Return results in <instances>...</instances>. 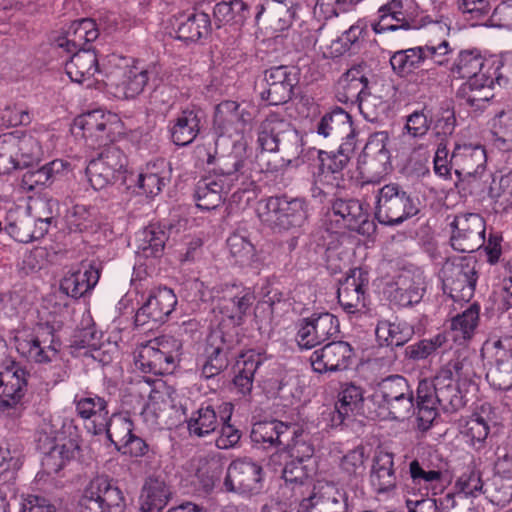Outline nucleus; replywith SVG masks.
Segmentation results:
<instances>
[{
    "mask_svg": "<svg viewBox=\"0 0 512 512\" xmlns=\"http://www.w3.org/2000/svg\"><path fill=\"white\" fill-rule=\"evenodd\" d=\"M77 415L85 421V428L93 435L104 433L109 416L108 403L97 394L88 393L74 400Z\"/></svg>",
    "mask_w": 512,
    "mask_h": 512,
    "instance_id": "obj_33",
    "label": "nucleus"
},
{
    "mask_svg": "<svg viewBox=\"0 0 512 512\" xmlns=\"http://www.w3.org/2000/svg\"><path fill=\"white\" fill-rule=\"evenodd\" d=\"M176 39L189 44L206 38L212 31L209 14L194 9L176 18Z\"/></svg>",
    "mask_w": 512,
    "mask_h": 512,
    "instance_id": "obj_38",
    "label": "nucleus"
},
{
    "mask_svg": "<svg viewBox=\"0 0 512 512\" xmlns=\"http://www.w3.org/2000/svg\"><path fill=\"white\" fill-rule=\"evenodd\" d=\"M68 166L66 161L55 159L38 169L28 170L22 176L21 186L25 190L33 191L37 187L50 185Z\"/></svg>",
    "mask_w": 512,
    "mask_h": 512,
    "instance_id": "obj_55",
    "label": "nucleus"
},
{
    "mask_svg": "<svg viewBox=\"0 0 512 512\" xmlns=\"http://www.w3.org/2000/svg\"><path fill=\"white\" fill-rule=\"evenodd\" d=\"M100 270L92 263L82 262L76 270L69 271L60 282L66 295L78 299L90 292L98 283Z\"/></svg>",
    "mask_w": 512,
    "mask_h": 512,
    "instance_id": "obj_40",
    "label": "nucleus"
},
{
    "mask_svg": "<svg viewBox=\"0 0 512 512\" xmlns=\"http://www.w3.org/2000/svg\"><path fill=\"white\" fill-rule=\"evenodd\" d=\"M207 164L214 165L209 172L230 188L238 192H246L254 185L246 159L236 153L216 156L207 153Z\"/></svg>",
    "mask_w": 512,
    "mask_h": 512,
    "instance_id": "obj_21",
    "label": "nucleus"
},
{
    "mask_svg": "<svg viewBox=\"0 0 512 512\" xmlns=\"http://www.w3.org/2000/svg\"><path fill=\"white\" fill-rule=\"evenodd\" d=\"M423 55L421 46L399 50L390 57V65L394 73L406 77L415 69L426 65Z\"/></svg>",
    "mask_w": 512,
    "mask_h": 512,
    "instance_id": "obj_62",
    "label": "nucleus"
},
{
    "mask_svg": "<svg viewBox=\"0 0 512 512\" xmlns=\"http://www.w3.org/2000/svg\"><path fill=\"white\" fill-rule=\"evenodd\" d=\"M166 241V232L155 224L145 227L136 236L138 252L146 258L161 256Z\"/></svg>",
    "mask_w": 512,
    "mask_h": 512,
    "instance_id": "obj_57",
    "label": "nucleus"
},
{
    "mask_svg": "<svg viewBox=\"0 0 512 512\" xmlns=\"http://www.w3.org/2000/svg\"><path fill=\"white\" fill-rule=\"evenodd\" d=\"M480 321V305L476 302L470 304L463 312L450 320V330L454 342L465 344L470 341L478 328Z\"/></svg>",
    "mask_w": 512,
    "mask_h": 512,
    "instance_id": "obj_50",
    "label": "nucleus"
},
{
    "mask_svg": "<svg viewBox=\"0 0 512 512\" xmlns=\"http://www.w3.org/2000/svg\"><path fill=\"white\" fill-rule=\"evenodd\" d=\"M216 293L212 298H217V308L220 313L238 322L242 320L255 301L253 289L241 284H226Z\"/></svg>",
    "mask_w": 512,
    "mask_h": 512,
    "instance_id": "obj_29",
    "label": "nucleus"
},
{
    "mask_svg": "<svg viewBox=\"0 0 512 512\" xmlns=\"http://www.w3.org/2000/svg\"><path fill=\"white\" fill-rule=\"evenodd\" d=\"M79 512H126L123 491L105 475L92 478L79 499Z\"/></svg>",
    "mask_w": 512,
    "mask_h": 512,
    "instance_id": "obj_10",
    "label": "nucleus"
},
{
    "mask_svg": "<svg viewBox=\"0 0 512 512\" xmlns=\"http://www.w3.org/2000/svg\"><path fill=\"white\" fill-rule=\"evenodd\" d=\"M65 64V71L71 81L91 87L95 81L106 83L105 72L110 70L99 65L98 57L92 48L72 52Z\"/></svg>",
    "mask_w": 512,
    "mask_h": 512,
    "instance_id": "obj_28",
    "label": "nucleus"
},
{
    "mask_svg": "<svg viewBox=\"0 0 512 512\" xmlns=\"http://www.w3.org/2000/svg\"><path fill=\"white\" fill-rule=\"evenodd\" d=\"M446 471V462L438 451L423 450L408 463L406 494L423 497L440 494Z\"/></svg>",
    "mask_w": 512,
    "mask_h": 512,
    "instance_id": "obj_5",
    "label": "nucleus"
},
{
    "mask_svg": "<svg viewBox=\"0 0 512 512\" xmlns=\"http://www.w3.org/2000/svg\"><path fill=\"white\" fill-rule=\"evenodd\" d=\"M451 247L462 253H472L485 243L486 222L478 213H460L450 223Z\"/></svg>",
    "mask_w": 512,
    "mask_h": 512,
    "instance_id": "obj_20",
    "label": "nucleus"
},
{
    "mask_svg": "<svg viewBox=\"0 0 512 512\" xmlns=\"http://www.w3.org/2000/svg\"><path fill=\"white\" fill-rule=\"evenodd\" d=\"M376 337L381 345L403 346L414 335V327L404 320H379L376 329Z\"/></svg>",
    "mask_w": 512,
    "mask_h": 512,
    "instance_id": "obj_53",
    "label": "nucleus"
},
{
    "mask_svg": "<svg viewBox=\"0 0 512 512\" xmlns=\"http://www.w3.org/2000/svg\"><path fill=\"white\" fill-rule=\"evenodd\" d=\"M62 328L60 321L38 322L31 328L16 332L14 342L17 352L27 362L46 365L54 361L59 353L61 341L57 335Z\"/></svg>",
    "mask_w": 512,
    "mask_h": 512,
    "instance_id": "obj_4",
    "label": "nucleus"
},
{
    "mask_svg": "<svg viewBox=\"0 0 512 512\" xmlns=\"http://www.w3.org/2000/svg\"><path fill=\"white\" fill-rule=\"evenodd\" d=\"M167 176L164 161L159 163L147 164V166L138 174L134 173V180L128 181V187L135 183L139 189L138 193L146 196L158 195L166 185Z\"/></svg>",
    "mask_w": 512,
    "mask_h": 512,
    "instance_id": "obj_51",
    "label": "nucleus"
},
{
    "mask_svg": "<svg viewBox=\"0 0 512 512\" xmlns=\"http://www.w3.org/2000/svg\"><path fill=\"white\" fill-rule=\"evenodd\" d=\"M29 372L18 363L0 371V412L19 417L25 409L23 398L27 391Z\"/></svg>",
    "mask_w": 512,
    "mask_h": 512,
    "instance_id": "obj_18",
    "label": "nucleus"
},
{
    "mask_svg": "<svg viewBox=\"0 0 512 512\" xmlns=\"http://www.w3.org/2000/svg\"><path fill=\"white\" fill-rule=\"evenodd\" d=\"M255 9L256 23L264 17L267 26L275 33L289 29L296 15L292 0H261Z\"/></svg>",
    "mask_w": 512,
    "mask_h": 512,
    "instance_id": "obj_32",
    "label": "nucleus"
},
{
    "mask_svg": "<svg viewBox=\"0 0 512 512\" xmlns=\"http://www.w3.org/2000/svg\"><path fill=\"white\" fill-rule=\"evenodd\" d=\"M213 15L217 22L228 24L237 38L240 27L250 15V9L243 0L221 1L214 6Z\"/></svg>",
    "mask_w": 512,
    "mask_h": 512,
    "instance_id": "obj_52",
    "label": "nucleus"
},
{
    "mask_svg": "<svg viewBox=\"0 0 512 512\" xmlns=\"http://www.w3.org/2000/svg\"><path fill=\"white\" fill-rule=\"evenodd\" d=\"M490 60L484 59L477 50L460 51L450 67L454 78L467 79L462 85L463 91L478 90L493 86Z\"/></svg>",
    "mask_w": 512,
    "mask_h": 512,
    "instance_id": "obj_19",
    "label": "nucleus"
},
{
    "mask_svg": "<svg viewBox=\"0 0 512 512\" xmlns=\"http://www.w3.org/2000/svg\"><path fill=\"white\" fill-rule=\"evenodd\" d=\"M13 140V151L17 154L18 169L29 168L41 160L43 150L38 137L32 134H22L21 136L13 134Z\"/></svg>",
    "mask_w": 512,
    "mask_h": 512,
    "instance_id": "obj_56",
    "label": "nucleus"
},
{
    "mask_svg": "<svg viewBox=\"0 0 512 512\" xmlns=\"http://www.w3.org/2000/svg\"><path fill=\"white\" fill-rule=\"evenodd\" d=\"M419 499H406L408 512H449L456 508L455 494L447 493L436 499L435 496H418Z\"/></svg>",
    "mask_w": 512,
    "mask_h": 512,
    "instance_id": "obj_64",
    "label": "nucleus"
},
{
    "mask_svg": "<svg viewBox=\"0 0 512 512\" xmlns=\"http://www.w3.org/2000/svg\"><path fill=\"white\" fill-rule=\"evenodd\" d=\"M368 286V272L361 268L351 269L346 277L339 281L338 303L346 313L356 314L366 308Z\"/></svg>",
    "mask_w": 512,
    "mask_h": 512,
    "instance_id": "obj_25",
    "label": "nucleus"
},
{
    "mask_svg": "<svg viewBox=\"0 0 512 512\" xmlns=\"http://www.w3.org/2000/svg\"><path fill=\"white\" fill-rule=\"evenodd\" d=\"M420 27L413 0H388L378 8L377 18L371 22V29L375 34L418 30Z\"/></svg>",
    "mask_w": 512,
    "mask_h": 512,
    "instance_id": "obj_14",
    "label": "nucleus"
},
{
    "mask_svg": "<svg viewBox=\"0 0 512 512\" xmlns=\"http://www.w3.org/2000/svg\"><path fill=\"white\" fill-rule=\"evenodd\" d=\"M42 212L37 217L26 216L5 226V235L20 243H29L43 238L52 223L53 207L57 205L54 199L38 202Z\"/></svg>",
    "mask_w": 512,
    "mask_h": 512,
    "instance_id": "obj_22",
    "label": "nucleus"
},
{
    "mask_svg": "<svg viewBox=\"0 0 512 512\" xmlns=\"http://www.w3.org/2000/svg\"><path fill=\"white\" fill-rule=\"evenodd\" d=\"M309 165H316L318 173V182L326 184L328 188L342 190L345 188V174L349 158L341 153H328L316 148H309Z\"/></svg>",
    "mask_w": 512,
    "mask_h": 512,
    "instance_id": "obj_24",
    "label": "nucleus"
},
{
    "mask_svg": "<svg viewBox=\"0 0 512 512\" xmlns=\"http://www.w3.org/2000/svg\"><path fill=\"white\" fill-rule=\"evenodd\" d=\"M204 124L201 109L186 107L180 110L168 121L167 131L171 142L179 147H185L195 141Z\"/></svg>",
    "mask_w": 512,
    "mask_h": 512,
    "instance_id": "obj_30",
    "label": "nucleus"
},
{
    "mask_svg": "<svg viewBox=\"0 0 512 512\" xmlns=\"http://www.w3.org/2000/svg\"><path fill=\"white\" fill-rule=\"evenodd\" d=\"M98 36L99 30L96 22L90 18H82L73 21L63 34L55 38L54 44L67 53H72L80 49L91 48L90 44Z\"/></svg>",
    "mask_w": 512,
    "mask_h": 512,
    "instance_id": "obj_34",
    "label": "nucleus"
},
{
    "mask_svg": "<svg viewBox=\"0 0 512 512\" xmlns=\"http://www.w3.org/2000/svg\"><path fill=\"white\" fill-rule=\"evenodd\" d=\"M177 298L172 289L160 287L150 292L149 297L136 313V322L148 320L163 322L174 310Z\"/></svg>",
    "mask_w": 512,
    "mask_h": 512,
    "instance_id": "obj_36",
    "label": "nucleus"
},
{
    "mask_svg": "<svg viewBox=\"0 0 512 512\" xmlns=\"http://www.w3.org/2000/svg\"><path fill=\"white\" fill-rule=\"evenodd\" d=\"M332 215L336 217V223L341 227L355 231L364 236H370L376 230V226L369 219V214L363 204L357 199L337 198L332 202Z\"/></svg>",
    "mask_w": 512,
    "mask_h": 512,
    "instance_id": "obj_27",
    "label": "nucleus"
},
{
    "mask_svg": "<svg viewBox=\"0 0 512 512\" xmlns=\"http://www.w3.org/2000/svg\"><path fill=\"white\" fill-rule=\"evenodd\" d=\"M440 369L448 372L447 374L458 384L462 383L465 385L475 383V379L480 377V366L476 357L457 356Z\"/></svg>",
    "mask_w": 512,
    "mask_h": 512,
    "instance_id": "obj_58",
    "label": "nucleus"
},
{
    "mask_svg": "<svg viewBox=\"0 0 512 512\" xmlns=\"http://www.w3.org/2000/svg\"><path fill=\"white\" fill-rule=\"evenodd\" d=\"M425 293L424 281L421 276L400 275L390 291V301L399 307H410L418 304Z\"/></svg>",
    "mask_w": 512,
    "mask_h": 512,
    "instance_id": "obj_48",
    "label": "nucleus"
},
{
    "mask_svg": "<svg viewBox=\"0 0 512 512\" xmlns=\"http://www.w3.org/2000/svg\"><path fill=\"white\" fill-rule=\"evenodd\" d=\"M297 512H347L345 499L324 498L314 491L304 490Z\"/></svg>",
    "mask_w": 512,
    "mask_h": 512,
    "instance_id": "obj_61",
    "label": "nucleus"
},
{
    "mask_svg": "<svg viewBox=\"0 0 512 512\" xmlns=\"http://www.w3.org/2000/svg\"><path fill=\"white\" fill-rule=\"evenodd\" d=\"M353 125L351 115L340 107L325 113L316 125V132L324 138H338L350 132Z\"/></svg>",
    "mask_w": 512,
    "mask_h": 512,
    "instance_id": "obj_54",
    "label": "nucleus"
},
{
    "mask_svg": "<svg viewBox=\"0 0 512 512\" xmlns=\"http://www.w3.org/2000/svg\"><path fill=\"white\" fill-rule=\"evenodd\" d=\"M304 463L291 458L282 470V478L286 485L291 486L295 497L304 495V490L308 491L311 486L307 466Z\"/></svg>",
    "mask_w": 512,
    "mask_h": 512,
    "instance_id": "obj_63",
    "label": "nucleus"
},
{
    "mask_svg": "<svg viewBox=\"0 0 512 512\" xmlns=\"http://www.w3.org/2000/svg\"><path fill=\"white\" fill-rule=\"evenodd\" d=\"M482 352L492 360L486 373L489 385L499 391L512 390V336L489 338Z\"/></svg>",
    "mask_w": 512,
    "mask_h": 512,
    "instance_id": "obj_12",
    "label": "nucleus"
},
{
    "mask_svg": "<svg viewBox=\"0 0 512 512\" xmlns=\"http://www.w3.org/2000/svg\"><path fill=\"white\" fill-rule=\"evenodd\" d=\"M435 173L452 180L454 172L457 180L455 187L466 190L474 186L484 175L487 164L486 149L480 143H455L453 150L447 149L443 140L438 144L433 159Z\"/></svg>",
    "mask_w": 512,
    "mask_h": 512,
    "instance_id": "obj_1",
    "label": "nucleus"
},
{
    "mask_svg": "<svg viewBox=\"0 0 512 512\" xmlns=\"http://www.w3.org/2000/svg\"><path fill=\"white\" fill-rule=\"evenodd\" d=\"M217 175L208 172L195 186L194 198L196 205L202 210H213L219 207L232 188L224 184Z\"/></svg>",
    "mask_w": 512,
    "mask_h": 512,
    "instance_id": "obj_41",
    "label": "nucleus"
},
{
    "mask_svg": "<svg viewBox=\"0 0 512 512\" xmlns=\"http://www.w3.org/2000/svg\"><path fill=\"white\" fill-rule=\"evenodd\" d=\"M372 400L392 420L404 421L411 416L416 417L414 393L402 375H390L378 382Z\"/></svg>",
    "mask_w": 512,
    "mask_h": 512,
    "instance_id": "obj_7",
    "label": "nucleus"
},
{
    "mask_svg": "<svg viewBox=\"0 0 512 512\" xmlns=\"http://www.w3.org/2000/svg\"><path fill=\"white\" fill-rule=\"evenodd\" d=\"M369 480L374 492L378 495H388L395 492L398 478L393 453L386 451L375 453Z\"/></svg>",
    "mask_w": 512,
    "mask_h": 512,
    "instance_id": "obj_37",
    "label": "nucleus"
},
{
    "mask_svg": "<svg viewBox=\"0 0 512 512\" xmlns=\"http://www.w3.org/2000/svg\"><path fill=\"white\" fill-rule=\"evenodd\" d=\"M294 434L295 424L273 419L254 423L250 438L255 445L263 449H282L283 445H287V439Z\"/></svg>",
    "mask_w": 512,
    "mask_h": 512,
    "instance_id": "obj_35",
    "label": "nucleus"
},
{
    "mask_svg": "<svg viewBox=\"0 0 512 512\" xmlns=\"http://www.w3.org/2000/svg\"><path fill=\"white\" fill-rule=\"evenodd\" d=\"M251 121L250 113L240 109V105L232 100H226L218 104L214 113V128L221 134L237 132L239 125L242 127Z\"/></svg>",
    "mask_w": 512,
    "mask_h": 512,
    "instance_id": "obj_43",
    "label": "nucleus"
},
{
    "mask_svg": "<svg viewBox=\"0 0 512 512\" xmlns=\"http://www.w3.org/2000/svg\"><path fill=\"white\" fill-rule=\"evenodd\" d=\"M443 289L455 302H469L478 281L476 261L459 258L443 267Z\"/></svg>",
    "mask_w": 512,
    "mask_h": 512,
    "instance_id": "obj_15",
    "label": "nucleus"
},
{
    "mask_svg": "<svg viewBox=\"0 0 512 512\" xmlns=\"http://www.w3.org/2000/svg\"><path fill=\"white\" fill-rule=\"evenodd\" d=\"M222 411L223 404L216 410V407L209 402L201 403L186 420L189 434L202 438L213 433L220 424L219 413Z\"/></svg>",
    "mask_w": 512,
    "mask_h": 512,
    "instance_id": "obj_47",
    "label": "nucleus"
},
{
    "mask_svg": "<svg viewBox=\"0 0 512 512\" xmlns=\"http://www.w3.org/2000/svg\"><path fill=\"white\" fill-rule=\"evenodd\" d=\"M182 342L170 335L156 337L138 347L135 365L144 373L170 374L180 361Z\"/></svg>",
    "mask_w": 512,
    "mask_h": 512,
    "instance_id": "obj_8",
    "label": "nucleus"
},
{
    "mask_svg": "<svg viewBox=\"0 0 512 512\" xmlns=\"http://www.w3.org/2000/svg\"><path fill=\"white\" fill-rule=\"evenodd\" d=\"M363 401V389L360 386L354 383L343 384L331 416L333 425H341L346 419L352 417L362 408Z\"/></svg>",
    "mask_w": 512,
    "mask_h": 512,
    "instance_id": "obj_46",
    "label": "nucleus"
},
{
    "mask_svg": "<svg viewBox=\"0 0 512 512\" xmlns=\"http://www.w3.org/2000/svg\"><path fill=\"white\" fill-rule=\"evenodd\" d=\"M150 74V66L135 61L131 66H116L109 72H105L106 85L121 86L125 97L134 98L143 92Z\"/></svg>",
    "mask_w": 512,
    "mask_h": 512,
    "instance_id": "obj_31",
    "label": "nucleus"
},
{
    "mask_svg": "<svg viewBox=\"0 0 512 512\" xmlns=\"http://www.w3.org/2000/svg\"><path fill=\"white\" fill-rule=\"evenodd\" d=\"M223 485L227 492L249 497L258 495L264 487L263 468L248 457L235 459L227 468Z\"/></svg>",
    "mask_w": 512,
    "mask_h": 512,
    "instance_id": "obj_16",
    "label": "nucleus"
},
{
    "mask_svg": "<svg viewBox=\"0 0 512 512\" xmlns=\"http://www.w3.org/2000/svg\"><path fill=\"white\" fill-rule=\"evenodd\" d=\"M236 345L232 334L213 329L207 336L202 354L197 359L200 376L211 379L225 371L230 363V353Z\"/></svg>",
    "mask_w": 512,
    "mask_h": 512,
    "instance_id": "obj_13",
    "label": "nucleus"
},
{
    "mask_svg": "<svg viewBox=\"0 0 512 512\" xmlns=\"http://www.w3.org/2000/svg\"><path fill=\"white\" fill-rule=\"evenodd\" d=\"M447 373L439 369L433 378L418 382L416 423L420 431L430 429L440 409L444 413H454L465 405L459 384Z\"/></svg>",
    "mask_w": 512,
    "mask_h": 512,
    "instance_id": "obj_2",
    "label": "nucleus"
},
{
    "mask_svg": "<svg viewBox=\"0 0 512 512\" xmlns=\"http://www.w3.org/2000/svg\"><path fill=\"white\" fill-rule=\"evenodd\" d=\"M77 124L83 130L84 137L95 139L98 145L106 144L110 140L107 132L108 117L102 110H93L80 116Z\"/></svg>",
    "mask_w": 512,
    "mask_h": 512,
    "instance_id": "obj_59",
    "label": "nucleus"
},
{
    "mask_svg": "<svg viewBox=\"0 0 512 512\" xmlns=\"http://www.w3.org/2000/svg\"><path fill=\"white\" fill-rule=\"evenodd\" d=\"M339 327V320L333 314L313 313L295 323V341L300 350H310L335 337Z\"/></svg>",
    "mask_w": 512,
    "mask_h": 512,
    "instance_id": "obj_17",
    "label": "nucleus"
},
{
    "mask_svg": "<svg viewBox=\"0 0 512 512\" xmlns=\"http://www.w3.org/2000/svg\"><path fill=\"white\" fill-rule=\"evenodd\" d=\"M424 53V61L426 69H422L416 74L415 81L417 83H423L425 80L428 81V85L434 84L437 81L438 73L434 67H429L430 64L437 66H445L448 63V55L452 53V49L448 41L443 40L438 44L427 43L421 46Z\"/></svg>",
    "mask_w": 512,
    "mask_h": 512,
    "instance_id": "obj_49",
    "label": "nucleus"
},
{
    "mask_svg": "<svg viewBox=\"0 0 512 512\" xmlns=\"http://www.w3.org/2000/svg\"><path fill=\"white\" fill-rule=\"evenodd\" d=\"M257 143L263 152H277L287 165L298 167L309 162L302 134L291 123L276 114L268 116L260 125Z\"/></svg>",
    "mask_w": 512,
    "mask_h": 512,
    "instance_id": "obj_3",
    "label": "nucleus"
},
{
    "mask_svg": "<svg viewBox=\"0 0 512 512\" xmlns=\"http://www.w3.org/2000/svg\"><path fill=\"white\" fill-rule=\"evenodd\" d=\"M264 82L261 99L269 105L284 104L292 98L293 89L299 82L298 71L293 66H273L264 71Z\"/></svg>",
    "mask_w": 512,
    "mask_h": 512,
    "instance_id": "obj_23",
    "label": "nucleus"
},
{
    "mask_svg": "<svg viewBox=\"0 0 512 512\" xmlns=\"http://www.w3.org/2000/svg\"><path fill=\"white\" fill-rule=\"evenodd\" d=\"M355 356L354 348L346 341H330L310 356L314 372L323 374L349 368Z\"/></svg>",
    "mask_w": 512,
    "mask_h": 512,
    "instance_id": "obj_26",
    "label": "nucleus"
},
{
    "mask_svg": "<svg viewBox=\"0 0 512 512\" xmlns=\"http://www.w3.org/2000/svg\"><path fill=\"white\" fill-rule=\"evenodd\" d=\"M375 198V219L385 226H398L419 212L418 199L398 183L379 188Z\"/></svg>",
    "mask_w": 512,
    "mask_h": 512,
    "instance_id": "obj_9",
    "label": "nucleus"
},
{
    "mask_svg": "<svg viewBox=\"0 0 512 512\" xmlns=\"http://www.w3.org/2000/svg\"><path fill=\"white\" fill-rule=\"evenodd\" d=\"M257 214L260 221L273 231H290L304 225L308 217V205L303 198L271 196L259 201Z\"/></svg>",
    "mask_w": 512,
    "mask_h": 512,
    "instance_id": "obj_6",
    "label": "nucleus"
},
{
    "mask_svg": "<svg viewBox=\"0 0 512 512\" xmlns=\"http://www.w3.org/2000/svg\"><path fill=\"white\" fill-rule=\"evenodd\" d=\"M492 86L481 88L478 90L463 91V86L458 91V96L463 100V105L469 108V112L474 116H479L485 111L489 114L493 113V107H497L500 103L494 100L491 93Z\"/></svg>",
    "mask_w": 512,
    "mask_h": 512,
    "instance_id": "obj_60",
    "label": "nucleus"
},
{
    "mask_svg": "<svg viewBox=\"0 0 512 512\" xmlns=\"http://www.w3.org/2000/svg\"><path fill=\"white\" fill-rule=\"evenodd\" d=\"M126 163V156L118 147L105 148L86 167V174L93 189L101 190L119 180L125 185L128 181L134 180V173L125 169Z\"/></svg>",
    "mask_w": 512,
    "mask_h": 512,
    "instance_id": "obj_11",
    "label": "nucleus"
},
{
    "mask_svg": "<svg viewBox=\"0 0 512 512\" xmlns=\"http://www.w3.org/2000/svg\"><path fill=\"white\" fill-rule=\"evenodd\" d=\"M172 497L171 487L159 477L146 479L140 495V512H162Z\"/></svg>",
    "mask_w": 512,
    "mask_h": 512,
    "instance_id": "obj_44",
    "label": "nucleus"
},
{
    "mask_svg": "<svg viewBox=\"0 0 512 512\" xmlns=\"http://www.w3.org/2000/svg\"><path fill=\"white\" fill-rule=\"evenodd\" d=\"M366 65L358 64L347 70L339 79L336 98L344 104H357L369 90Z\"/></svg>",
    "mask_w": 512,
    "mask_h": 512,
    "instance_id": "obj_39",
    "label": "nucleus"
},
{
    "mask_svg": "<svg viewBox=\"0 0 512 512\" xmlns=\"http://www.w3.org/2000/svg\"><path fill=\"white\" fill-rule=\"evenodd\" d=\"M489 121L492 145L502 152L512 151V108L507 104L493 107Z\"/></svg>",
    "mask_w": 512,
    "mask_h": 512,
    "instance_id": "obj_42",
    "label": "nucleus"
},
{
    "mask_svg": "<svg viewBox=\"0 0 512 512\" xmlns=\"http://www.w3.org/2000/svg\"><path fill=\"white\" fill-rule=\"evenodd\" d=\"M79 445L74 439L64 438L52 443L42 458V467L48 474L59 473L68 463L75 459Z\"/></svg>",
    "mask_w": 512,
    "mask_h": 512,
    "instance_id": "obj_45",
    "label": "nucleus"
}]
</instances>
